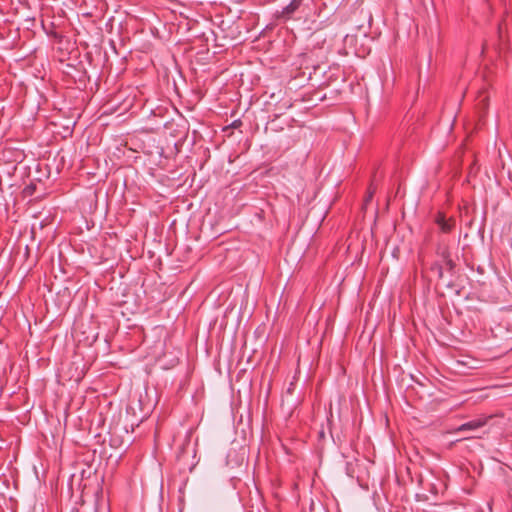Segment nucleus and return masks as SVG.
I'll list each match as a JSON object with an SVG mask.
<instances>
[{"label":"nucleus","mask_w":512,"mask_h":512,"mask_svg":"<svg viewBox=\"0 0 512 512\" xmlns=\"http://www.w3.org/2000/svg\"><path fill=\"white\" fill-rule=\"evenodd\" d=\"M499 38L502 39V30L499 28Z\"/></svg>","instance_id":"423d86ee"},{"label":"nucleus","mask_w":512,"mask_h":512,"mask_svg":"<svg viewBox=\"0 0 512 512\" xmlns=\"http://www.w3.org/2000/svg\"><path fill=\"white\" fill-rule=\"evenodd\" d=\"M488 106V96L481 92L478 96V107L485 110Z\"/></svg>","instance_id":"20e7f679"},{"label":"nucleus","mask_w":512,"mask_h":512,"mask_svg":"<svg viewBox=\"0 0 512 512\" xmlns=\"http://www.w3.org/2000/svg\"><path fill=\"white\" fill-rule=\"evenodd\" d=\"M436 223L444 233L451 232L455 226V220L452 217L446 218L443 214L437 216Z\"/></svg>","instance_id":"f257e3e1"},{"label":"nucleus","mask_w":512,"mask_h":512,"mask_svg":"<svg viewBox=\"0 0 512 512\" xmlns=\"http://www.w3.org/2000/svg\"><path fill=\"white\" fill-rule=\"evenodd\" d=\"M299 6L300 0H292L290 4L284 8L282 15L289 17L294 11H296L299 8Z\"/></svg>","instance_id":"7ed1b4c3"},{"label":"nucleus","mask_w":512,"mask_h":512,"mask_svg":"<svg viewBox=\"0 0 512 512\" xmlns=\"http://www.w3.org/2000/svg\"><path fill=\"white\" fill-rule=\"evenodd\" d=\"M487 423V418H479L472 421H469L465 424H462L458 427L457 431L464 432V431H474L476 429H479L483 427Z\"/></svg>","instance_id":"f03ea898"},{"label":"nucleus","mask_w":512,"mask_h":512,"mask_svg":"<svg viewBox=\"0 0 512 512\" xmlns=\"http://www.w3.org/2000/svg\"><path fill=\"white\" fill-rule=\"evenodd\" d=\"M439 276L442 277V270L439 269Z\"/></svg>","instance_id":"0eeeda50"},{"label":"nucleus","mask_w":512,"mask_h":512,"mask_svg":"<svg viewBox=\"0 0 512 512\" xmlns=\"http://www.w3.org/2000/svg\"><path fill=\"white\" fill-rule=\"evenodd\" d=\"M445 263H446V266L449 268V270H452V269H453V267H454V263H453V261H452L451 259L447 258V259L445 260Z\"/></svg>","instance_id":"39448f33"}]
</instances>
